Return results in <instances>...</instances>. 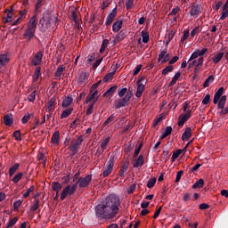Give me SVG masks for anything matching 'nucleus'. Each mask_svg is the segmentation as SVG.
Instances as JSON below:
<instances>
[{
	"label": "nucleus",
	"instance_id": "1",
	"mask_svg": "<svg viewBox=\"0 0 228 228\" xmlns=\"http://www.w3.org/2000/svg\"><path fill=\"white\" fill-rule=\"evenodd\" d=\"M120 199L118 196L110 194L95 207V216L102 220L115 218L118 213Z\"/></svg>",
	"mask_w": 228,
	"mask_h": 228
},
{
	"label": "nucleus",
	"instance_id": "40",
	"mask_svg": "<svg viewBox=\"0 0 228 228\" xmlns=\"http://www.w3.org/2000/svg\"><path fill=\"white\" fill-rule=\"evenodd\" d=\"M63 70H65V67L63 65L59 66L57 68V70L54 73L55 77H61V75L63 74Z\"/></svg>",
	"mask_w": 228,
	"mask_h": 228
},
{
	"label": "nucleus",
	"instance_id": "13",
	"mask_svg": "<svg viewBox=\"0 0 228 228\" xmlns=\"http://www.w3.org/2000/svg\"><path fill=\"white\" fill-rule=\"evenodd\" d=\"M206 53H208V48L194 51L190 56L189 61H193V60H197V58H203L202 56H204Z\"/></svg>",
	"mask_w": 228,
	"mask_h": 228
},
{
	"label": "nucleus",
	"instance_id": "29",
	"mask_svg": "<svg viewBox=\"0 0 228 228\" xmlns=\"http://www.w3.org/2000/svg\"><path fill=\"white\" fill-rule=\"evenodd\" d=\"M117 85L112 86L103 94V97H110V95H113V94L117 92Z\"/></svg>",
	"mask_w": 228,
	"mask_h": 228
},
{
	"label": "nucleus",
	"instance_id": "54",
	"mask_svg": "<svg viewBox=\"0 0 228 228\" xmlns=\"http://www.w3.org/2000/svg\"><path fill=\"white\" fill-rule=\"evenodd\" d=\"M87 77L88 76L86 75V73H81L78 77V83H84L85 81H86Z\"/></svg>",
	"mask_w": 228,
	"mask_h": 228
},
{
	"label": "nucleus",
	"instance_id": "24",
	"mask_svg": "<svg viewBox=\"0 0 228 228\" xmlns=\"http://www.w3.org/2000/svg\"><path fill=\"white\" fill-rule=\"evenodd\" d=\"M225 56V53L224 52H219L216 55L212 57V61L216 65L217 63H220L222 61V58Z\"/></svg>",
	"mask_w": 228,
	"mask_h": 228
},
{
	"label": "nucleus",
	"instance_id": "35",
	"mask_svg": "<svg viewBox=\"0 0 228 228\" xmlns=\"http://www.w3.org/2000/svg\"><path fill=\"white\" fill-rule=\"evenodd\" d=\"M72 111H74V109L72 108L66 109L61 114V118H67V117H70V115H72Z\"/></svg>",
	"mask_w": 228,
	"mask_h": 228
},
{
	"label": "nucleus",
	"instance_id": "37",
	"mask_svg": "<svg viewBox=\"0 0 228 228\" xmlns=\"http://www.w3.org/2000/svg\"><path fill=\"white\" fill-rule=\"evenodd\" d=\"M179 77H181V71H178L175 73V75L173 77L172 80L169 82V86H174L175 83H177Z\"/></svg>",
	"mask_w": 228,
	"mask_h": 228
},
{
	"label": "nucleus",
	"instance_id": "49",
	"mask_svg": "<svg viewBox=\"0 0 228 228\" xmlns=\"http://www.w3.org/2000/svg\"><path fill=\"white\" fill-rule=\"evenodd\" d=\"M222 4H223L222 1H217L216 2V4L212 5V8L213 10H215V12H218V10L222 8Z\"/></svg>",
	"mask_w": 228,
	"mask_h": 228
},
{
	"label": "nucleus",
	"instance_id": "36",
	"mask_svg": "<svg viewBox=\"0 0 228 228\" xmlns=\"http://www.w3.org/2000/svg\"><path fill=\"white\" fill-rule=\"evenodd\" d=\"M22 177H24V173L19 172L12 177V183H14V184H17V183H19V181H20V179H22Z\"/></svg>",
	"mask_w": 228,
	"mask_h": 228
},
{
	"label": "nucleus",
	"instance_id": "42",
	"mask_svg": "<svg viewBox=\"0 0 228 228\" xmlns=\"http://www.w3.org/2000/svg\"><path fill=\"white\" fill-rule=\"evenodd\" d=\"M193 189H197V188H204V179L200 178L199 179V181H197L193 185H192Z\"/></svg>",
	"mask_w": 228,
	"mask_h": 228
},
{
	"label": "nucleus",
	"instance_id": "41",
	"mask_svg": "<svg viewBox=\"0 0 228 228\" xmlns=\"http://www.w3.org/2000/svg\"><path fill=\"white\" fill-rule=\"evenodd\" d=\"M39 206H40V200L36 199L34 200V203L30 207V211H37V209H38Z\"/></svg>",
	"mask_w": 228,
	"mask_h": 228
},
{
	"label": "nucleus",
	"instance_id": "7",
	"mask_svg": "<svg viewBox=\"0 0 228 228\" xmlns=\"http://www.w3.org/2000/svg\"><path fill=\"white\" fill-rule=\"evenodd\" d=\"M81 143H83V136H78L75 141H72L70 142V145L69 146V152H72V154H77V151L79 147H81Z\"/></svg>",
	"mask_w": 228,
	"mask_h": 228
},
{
	"label": "nucleus",
	"instance_id": "52",
	"mask_svg": "<svg viewBox=\"0 0 228 228\" xmlns=\"http://www.w3.org/2000/svg\"><path fill=\"white\" fill-rule=\"evenodd\" d=\"M154 184H156V177L151 178L147 183V188H154Z\"/></svg>",
	"mask_w": 228,
	"mask_h": 228
},
{
	"label": "nucleus",
	"instance_id": "34",
	"mask_svg": "<svg viewBox=\"0 0 228 228\" xmlns=\"http://www.w3.org/2000/svg\"><path fill=\"white\" fill-rule=\"evenodd\" d=\"M19 167H20V164L16 163L12 167L9 168V175L10 177H12L13 174L19 170Z\"/></svg>",
	"mask_w": 228,
	"mask_h": 228
},
{
	"label": "nucleus",
	"instance_id": "30",
	"mask_svg": "<svg viewBox=\"0 0 228 228\" xmlns=\"http://www.w3.org/2000/svg\"><path fill=\"white\" fill-rule=\"evenodd\" d=\"M40 76H42L41 68L37 67L36 70L34 72V75H33L32 83H37V81H38V78L40 77Z\"/></svg>",
	"mask_w": 228,
	"mask_h": 228
},
{
	"label": "nucleus",
	"instance_id": "43",
	"mask_svg": "<svg viewBox=\"0 0 228 228\" xmlns=\"http://www.w3.org/2000/svg\"><path fill=\"white\" fill-rule=\"evenodd\" d=\"M115 76V71H112L110 73H108L103 77V83H108V81H111L113 79V77Z\"/></svg>",
	"mask_w": 228,
	"mask_h": 228
},
{
	"label": "nucleus",
	"instance_id": "3",
	"mask_svg": "<svg viewBox=\"0 0 228 228\" xmlns=\"http://www.w3.org/2000/svg\"><path fill=\"white\" fill-rule=\"evenodd\" d=\"M37 16L34 15L30 18L28 23V28L25 29V32L23 34V37L25 40H28V42H31V39L33 37H35V32L37 31Z\"/></svg>",
	"mask_w": 228,
	"mask_h": 228
},
{
	"label": "nucleus",
	"instance_id": "57",
	"mask_svg": "<svg viewBox=\"0 0 228 228\" xmlns=\"http://www.w3.org/2000/svg\"><path fill=\"white\" fill-rule=\"evenodd\" d=\"M108 143H110V138H106L105 140L102 141L101 144V149H102V151H106V148L108 147Z\"/></svg>",
	"mask_w": 228,
	"mask_h": 228
},
{
	"label": "nucleus",
	"instance_id": "2",
	"mask_svg": "<svg viewBox=\"0 0 228 228\" xmlns=\"http://www.w3.org/2000/svg\"><path fill=\"white\" fill-rule=\"evenodd\" d=\"M118 97L123 98L116 100L114 102V106L117 110L124 108V106H127V102H129V101H131V98L133 97V91H127V88L122 87L121 89L118 90Z\"/></svg>",
	"mask_w": 228,
	"mask_h": 228
},
{
	"label": "nucleus",
	"instance_id": "5",
	"mask_svg": "<svg viewBox=\"0 0 228 228\" xmlns=\"http://www.w3.org/2000/svg\"><path fill=\"white\" fill-rule=\"evenodd\" d=\"M188 69H193L194 68V74H200V72H202V67H204V57H200L198 60L194 59L190 61L188 60Z\"/></svg>",
	"mask_w": 228,
	"mask_h": 228
},
{
	"label": "nucleus",
	"instance_id": "44",
	"mask_svg": "<svg viewBox=\"0 0 228 228\" xmlns=\"http://www.w3.org/2000/svg\"><path fill=\"white\" fill-rule=\"evenodd\" d=\"M52 190L53 191H57V193L60 192V190H61V183H58V182H54L53 183V186H52Z\"/></svg>",
	"mask_w": 228,
	"mask_h": 228
},
{
	"label": "nucleus",
	"instance_id": "31",
	"mask_svg": "<svg viewBox=\"0 0 228 228\" xmlns=\"http://www.w3.org/2000/svg\"><path fill=\"white\" fill-rule=\"evenodd\" d=\"M119 29H122V20H117L112 25V31H114V33H118Z\"/></svg>",
	"mask_w": 228,
	"mask_h": 228
},
{
	"label": "nucleus",
	"instance_id": "32",
	"mask_svg": "<svg viewBox=\"0 0 228 228\" xmlns=\"http://www.w3.org/2000/svg\"><path fill=\"white\" fill-rule=\"evenodd\" d=\"M127 168H129V162H126L121 167V169L119 170V176L120 177H125L126 176V172H127Z\"/></svg>",
	"mask_w": 228,
	"mask_h": 228
},
{
	"label": "nucleus",
	"instance_id": "33",
	"mask_svg": "<svg viewBox=\"0 0 228 228\" xmlns=\"http://www.w3.org/2000/svg\"><path fill=\"white\" fill-rule=\"evenodd\" d=\"M13 10V5L11 6L10 9L5 10V13H7V17L4 19V21L7 24L8 22H12V11Z\"/></svg>",
	"mask_w": 228,
	"mask_h": 228
},
{
	"label": "nucleus",
	"instance_id": "11",
	"mask_svg": "<svg viewBox=\"0 0 228 228\" xmlns=\"http://www.w3.org/2000/svg\"><path fill=\"white\" fill-rule=\"evenodd\" d=\"M204 7H202V4L194 3L192 4L191 10L189 11V15L197 19V17H199V15L202 13Z\"/></svg>",
	"mask_w": 228,
	"mask_h": 228
},
{
	"label": "nucleus",
	"instance_id": "47",
	"mask_svg": "<svg viewBox=\"0 0 228 228\" xmlns=\"http://www.w3.org/2000/svg\"><path fill=\"white\" fill-rule=\"evenodd\" d=\"M32 191H35V187L31 185L24 193H23V198L28 199V196L32 193Z\"/></svg>",
	"mask_w": 228,
	"mask_h": 228
},
{
	"label": "nucleus",
	"instance_id": "39",
	"mask_svg": "<svg viewBox=\"0 0 228 228\" xmlns=\"http://www.w3.org/2000/svg\"><path fill=\"white\" fill-rule=\"evenodd\" d=\"M188 38H190V30L185 29L183 30V35L181 37V44H184V42H186V40H188Z\"/></svg>",
	"mask_w": 228,
	"mask_h": 228
},
{
	"label": "nucleus",
	"instance_id": "63",
	"mask_svg": "<svg viewBox=\"0 0 228 228\" xmlns=\"http://www.w3.org/2000/svg\"><path fill=\"white\" fill-rule=\"evenodd\" d=\"M209 101H211V95L207 94L202 100V104H209Z\"/></svg>",
	"mask_w": 228,
	"mask_h": 228
},
{
	"label": "nucleus",
	"instance_id": "61",
	"mask_svg": "<svg viewBox=\"0 0 228 228\" xmlns=\"http://www.w3.org/2000/svg\"><path fill=\"white\" fill-rule=\"evenodd\" d=\"M95 103H91L86 111V115H92L94 113V106Z\"/></svg>",
	"mask_w": 228,
	"mask_h": 228
},
{
	"label": "nucleus",
	"instance_id": "50",
	"mask_svg": "<svg viewBox=\"0 0 228 228\" xmlns=\"http://www.w3.org/2000/svg\"><path fill=\"white\" fill-rule=\"evenodd\" d=\"M17 222H19V218L17 217H13L12 219H11L6 226V228H10V227H13V225H15V224H17Z\"/></svg>",
	"mask_w": 228,
	"mask_h": 228
},
{
	"label": "nucleus",
	"instance_id": "17",
	"mask_svg": "<svg viewBox=\"0 0 228 228\" xmlns=\"http://www.w3.org/2000/svg\"><path fill=\"white\" fill-rule=\"evenodd\" d=\"M91 101H93L92 104H95L99 101V93H96V91L90 92V94L86 96V104H88Z\"/></svg>",
	"mask_w": 228,
	"mask_h": 228
},
{
	"label": "nucleus",
	"instance_id": "16",
	"mask_svg": "<svg viewBox=\"0 0 228 228\" xmlns=\"http://www.w3.org/2000/svg\"><path fill=\"white\" fill-rule=\"evenodd\" d=\"M44 58V53L37 52L34 58L31 60V65H34V67H38L42 63V59Z\"/></svg>",
	"mask_w": 228,
	"mask_h": 228
},
{
	"label": "nucleus",
	"instance_id": "48",
	"mask_svg": "<svg viewBox=\"0 0 228 228\" xmlns=\"http://www.w3.org/2000/svg\"><path fill=\"white\" fill-rule=\"evenodd\" d=\"M141 35H142L143 44H147V42H149V33L142 30L141 32Z\"/></svg>",
	"mask_w": 228,
	"mask_h": 228
},
{
	"label": "nucleus",
	"instance_id": "22",
	"mask_svg": "<svg viewBox=\"0 0 228 228\" xmlns=\"http://www.w3.org/2000/svg\"><path fill=\"white\" fill-rule=\"evenodd\" d=\"M4 124L7 127H12L13 126V115L9 113L4 117Z\"/></svg>",
	"mask_w": 228,
	"mask_h": 228
},
{
	"label": "nucleus",
	"instance_id": "28",
	"mask_svg": "<svg viewBox=\"0 0 228 228\" xmlns=\"http://www.w3.org/2000/svg\"><path fill=\"white\" fill-rule=\"evenodd\" d=\"M172 126H167L163 131L162 134L160 135V140H165L167 136H170V134H172Z\"/></svg>",
	"mask_w": 228,
	"mask_h": 228
},
{
	"label": "nucleus",
	"instance_id": "4",
	"mask_svg": "<svg viewBox=\"0 0 228 228\" xmlns=\"http://www.w3.org/2000/svg\"><path fill=\"white\" fill-rule=\"evenodd\" d=\"M213 102L214 104L218 102L217 108H219V110H224L225 102H227V95H224V87H220L217 92H216Z\"/></svg>",
	"mask_w": 228,
	"mask_h": 228
},
{
	"label": "nucleus",
	"instance_id": "14",
	"mask_svg": "<svg viewBox=\"0 0 228 228\" xmlns=\"http://www.w3.org/2000/svg\"><path fill=\"white\" fill-rule=\"evenodd\" d=\"M39 26H42V28H49L51 26V16H49V14H44L39 20Z\"/></svg>",
	"mask_w": 228,
	"mask_h": 228
},
{
	"label": "nucleus",
	"instance_id": "60",
	"mask_svg": "<svg viewBox=\"0 0 228 228\" xmlns=\"http://www.w3.org/2000/svg\"><path fill=\"white\" fill-rule=\"evenodd\" d=\"M29 118H31V114L28 113L21 118L22 124H28L29 122Z\"/></svg>",
	"mask_w": 228,
	"mask_h": 228
},
{
	"label": "nucleus",
	"instance_id": "46",
	"mask_svg": "<svg viewBox=\"0 0 228 228\" xmlns=\"http://www.w3.org/2000/svg\"><path fill=\"white\" fill-rule=\"evenodd\" d=\"M228 17V10L222 8L221 17L219 18V20H225Z\"/></svg>",
	"mask_w": 228,
	"mask_h": 228
},
{
	"label": "nucleus",
	"instance_id": "20",
	"mask_svg": "<svg viewBox=\"0 0 228 228\" xmlns=\"http://www.w3.org/2000/svg\"><path fill=\"white\" fill-rule=\"evenodd\" d=\"M168 60H170V53H167V49L159 53L158 61H161V63H167Z\"/></svg>",
	"mask_w": 228,
	"mask_h": 228
},
{
	"label": "nucleus",
	"instance_id": "58",
	"mask_svg": "<svg viewBox=\"0 0 228 228\" xmlns=\"http://www.w3.org/2000/svg\"><path fill=\"white\" fill-rule=\"evenodd\" d=\"M174 37H175V31L171 30L167 36V44H170V42H172V40L174 39Z\"/></svg>",
	"mask_w": 228,
	"mask_h": 228
},
{
	"label": "nucleus",
	"instance_id": "45",
	"mask_svg": "<svg viewBox=\"0 0 228 228\" xmlns=\"http://www.w3.org/2000/svg\"><path fill=\"white\" fill-rule=\"evenodd\" d=\"M172 70H174V66H172V65L167 66L162 70V76H167V74H169V72H172Z\"/></svg>",
	"mask_w": 228,
	"mask_h": 228
},
{
	"label": "nucleus",
	"instance_id": "59",
	"mask_svg": "<svg viewBox=\"0 0 228 228\" xmlns=\"http://www.w3.org/2000/svg\"><path fill=\"white\" fill-rule=\"evenodd\" d=\"M133 3H134V0H126V10H133Z\"/></svg>",
	"mask_w": 228,
	"mask_h": 228
},
{
	"label": "nucleus",
	"instance_id": "6",
	"mask_svg": "<svg viewBox=\"0 0 228 228\" xmlns=\"http://www.w3.org/2000/svg\"><path fill=\"white\" fill-rule=\"evenodd\" d=\"M77 190V184H69L66 187L63 188L60 199L61 200H65L67 197H70L76 193V191Z\"/></svg>",
	"mask_w": 228,
	"mask_h": 228
},
{
	"label": "nucleus",
	"instance_id": "53",
	"mask_svg": "<svg viewBox=\"0 0 228 228\" xmlns=\"http://www.w3.org/2000/svg\"><path fill=\"white\" fill-rule=\"evenodd\" d=\"M28 99L30 102H35V99H37V91H33L28 96Z\"/></svg>",
	"mask_w": 228,
	"mask_h": 228
},
{
	"label": "nucleus",
	"instance_id": "19",
	"mask_svg": "<svg viewBox=\"0 0 228 228\" xmlns=\"http://www.w3.org/2000/svg\"><path fill=\"white\" fill-rule=\"evenodd\" d=\"M115 17H117V7H115L111 12L107 16L105 26H111L113 20H115Z\"/></svg>",
	"mask_w": 228,
	"mask_h": 228
},
{
	"label": "nucleus",
	"instance_id": "21",
	"mask_svg": "<svg viewBox=\"0 0 228 228\" xmlns=\"http://www.w3.org/2000/svg\"><path fill=\"white\" fill-rule=\"evenodd\" d=\"M56 108V99L54 97H52L45 105V111L47 113L53 111Z\"/></svg>",
	"mask_w": 228,
	"mask_h": 228
},
{
	"label": "nucleus",
	"instance_id": "18",
	"mask_svg": "<svg viewBox=\"0 0 228 228\" xmlns=\"http://www.w3.org/2000/svg\"><path fill=\"white\" fill-rule=\"evenodd\" d=\"M188 145H190V142L187 143V145L183 149H178L175 151L173 152L171 161L172 163L175 162V159L179 158L183 152H186V150L188 149Z\"/></svg>",
	"mask_w": 228,
	"mask_h": 228
},
{
	"label": "nucleus",
	"instance_id": "62",
	"mask_svg": "<svg viewBox=\"0 0 228 228\" xmlns=\"http://www.w3.org/2000/svg\"><path fill=\"white\" fill-rule=\"evenodd\" d=\"M20 206H22V200H19L15 201L13 203L14 210L17 211V209H19V208H20Z\"/></svg>",
	"mask_w": 228,
	"mask_h": 228
},
{
	"label": "nucleus",
	"instance_id": "23",
	"mask_svg": "<svg viewBox=\"0 0 228 228\" xmlns=\"http://www.w3.org/2000/svg\"><path fill=\"white\" fill-rule=\"evenodd\" d=\"M144 162L145 159H143V155H139L138 158L134 160L133 167L134 168H139V167H143Z\"/></svg>",
	"mask_w": 228,
	"mask_h": 228
},
{
	"label": "nucleus",
	"instance_id": "26",
	"mask_svg": "<svg viewBox=\"0 0 228 228\" xmlns=\"http://www.w3.org/2000/svg\"><path fill=\"white\" fill-rule=\"evenodd\" d=\"M72 102H74V98L72 96H66L62 101L61 106L62 108H69Z\"/></svg>",
	"mask_w": 228,
	"mask_h": 228
},
{
	"label": "nucleus",
	"instance_id": "55",
	"mask_svg": "<svg viewBox=\"0 0 228 228\" xmlns=\"http://www.w3.org/2000/svg\"><path fill=\"white\" fill-rule=\"evenodd\" d=\"M115 120V114L110 115L103 123V126H108V124H111Z\"/></svg>",
	"mask_w": 228,
	"mask_h": 228
},
{
	"label": "nucleus",
	"instance_id": "64",
	"mask_svg": "<svg viewBox=\"0 0 228 228\" xmlns=\"http://www.w3.org/2000/svg\"><path fill=\"white\" fill-rule=\"evenodd\" d=\"M134 190H136V184L133 183L132 185H130V187L127 190V193L129 195H131V193L134 192Z\"/></svg>",
	"mask_w": 228,
	"mask_h": 228
},
{
	"label": "nucleus",
	"instance_id": "27",
	"mask_svg": "<svg viewBox=\"0 0 228 228\" xmlns=\"http://www.w3.org/2000/svg\"><path fill=\"white\" fill-rule=\"evenodd\" d=\"M51 142L53 145H58L60 143V131H56L53 134Z\"/></svg>",
	"mask_w": 228,
	"mask_h": 228
},
{
	"label": "nucleus",
	"instance_id": "51",
	"mask_svg": "<svg viewBox=\"0 0 228 228\" xmlns=\"http://www.w3.org/2000/svg\"><path fill=\"white\" fill-rule=\"evenodd\" d=\"M13 138L17 140V142H20L22 140L21 134H20V130H17L12 134Z\"/></svg>",
	"mask_w": 228,
	"mask_h": 228
},
{
	"label": "nucleus",
	"instance_id": "15",
	"mask_svg": "<svg viewBox=\"0 0 228 228\" xmlns=\"http://www.w3.org/2000/svg\"><path fill=\"white\" fill-rule=\"evenodd\" d=\"M11 59L12 56L10 55V53L0 54V69H2L3 67H6V65L10 63Z\"/></svg>",
	"mask_w": 228,
	"mask_h": 228
},
{
	"label": "nucleus",
	"instance_id": "8",
	"mask_svg": "<svg viewBox=\"0 0 228 228\" xmlns=\"http://www.w3.org/2000/svg\"><path fill=\"white\" fill-rule=\"evenodd\" d=\"M92 183V175H87L85 177H79L75 184H77V188H87V186Z\"/></svg>",
	"mask_w": 228,
	"mask_h": 228
},
{
	"label": "nucleus",
	"instance_id": "25",
	"mask_svg": "<svg viewBox=\"0 0 228 228\" xmlns=\"http://www.w3.org/2000/svg\"><path fill=\"white\" fill-rule=\"evenodd\" d=\"M191 127L185 128L183 134H182L183 142H186V140H190L191 138Z\"/></svg>",
	"mask_w": 228,
	"mask_h": 228
},
{
	"label": "nucleus",
	"instance_id": "9",
	"mask_svg": "<svg viewBox=\"0 0 228 228\" xmlns=\"http://www.w3.org/2000/svg\"><path fill=\"white\" fill-rule=\"evenodd\" d=\"M137 89L135 93V96L140 98L142 95H143V92H145V86L147 85V80L145 77H141L137 83Z\"/></svg>",
	"mask_w": 228,
	"mask_h": 228
},
{
	"label": "nucleus",
	"instance_id": "10",
	"mask_svg": "<svg viewBox=\"0 0 228 228\" xmlns=\"http://www.w3.org/2000/svg\"><path fill=\"white\" fill-rule=\"evenodd\" d=\"M115 166V155L111 154L107 162V166L103 170V177H108L111 172H113V167Z\"/></svg>",
	"mask_w": 228,
	"mask_h": 228
},
{
	"label": "nucleus",
	"instance_id": "12",
	"mask_svg": "<svg viewBox=\"0 0 228 228\" xmlns=\"http://www.w3.org/2000/svg\"><path fill=\"white\" fill-rule=\"evenodd\" d=\"M191 118V110H187V113H182L178 118V126L183 127L184 123L188 122Z\"/></svg>",
	"mask_w": 228,
	"mask_h": 228
},
{
	"label": "nucleus",
	"instance_id": "38",
	"mask_svg": "<svg viewBox=\"0 0 228 228\" xmlns=\"http://www.w3.org/2000/svg\"><path fill=\"white\" fill-rule=\"evenodd\" d=\"M213 81H215V76L210 75L203 84L204 88H208V86H209Z\"/></svg>",
	"mask_w": 228,
	"mask_h": 228
},
{
	"label": "nucleus",
	"instance_id": "56",
	"mask_svg": "<svg viewBox=\"0 0 228 228\" xmlns=\"http://www.w3.org/2000/svg\"><path fill=\"white\" fill-rule=\"evenodd\" d=\"M99 85H101V80L91 86L90 92H96V94H99V91H97Z\"/></svg>",
	"mask_w": 228,
	"mask_h": 228
}]
</instances>
